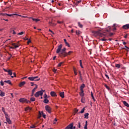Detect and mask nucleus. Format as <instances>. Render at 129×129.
<instances>
[{"mask_svg": "<svg viewBox=\"0 0 129 129\" xmlns=\"http://www.w3.org/2000/svg\"><path fill=\"white\" fill-rule=\"evenodd\" d=\"M56 71H57V70H56V69H54L53 70V72H54L55 73H56Z\"/></svg>", "mask_w": 129, "mask_h": 129, "instance_id": "nucleus-59", "label": "nucleus"}, {"mask_svg": "<svg viewBox=\"0 0 129 129\" xmlns=\"http://www.w3.org/2000/svg\"><path fill=\"white\" fill-rule=\"evenodd\" d=\"M45 110L47 111L48 113H51V110H52V109L50 107H49V105L45 106Z\"/></svg>", "mask_w": 129, "mask_h": 129, "instance_id": "nucleus-9", "label": "nucleus"}, {"mask_svg": "<svg viewBox=\"0 0 129 129\" xmlns=\"http://www.w3.org/2000/svg\"><path fill=\"white\" fill-rule=\"evenodd\" d=\"M36 126H35V125H33L32 126H30V128H35Z\"/></svg>", "mask_w": 129, "mask_h": 129, "instance_id": "nucleus-45", "label": "nucleus"}, {"mask_svg": "<svg viewBox=\"0 0 129 129\" xmlns=\"http://www.w3.org/2000/svg\"><path fill=\"white\" fill-rule=\"evenodd\" d=\"M89 115V113H85L84 116H85V118H88V116Z\"/></svg>", "mask_w": 129, "mask_h": 129, "instance_id": "nucleus-28", "label": "nucleus"}, {"mask_svg": "<svg viewBox=\"0 0 129 129\" xmlns=\"http://www.w3.org/2000/svg\"><path fill=\"white\" fill-rule=\"evenodd\" d=\"M63 63H64V62H61L59 63L58 64V67H61V66H62V64H63Z\"/></svg>", "mask_w": 129, "mask_h": 129, "instance_id": "nucleus-35", "label": "nucleus"}, {"mask_svg": "<svg viewBox=\"0 0 129 129\" xmlns=\"http://www.w3.org/2000/svg\"><path fill=\"white\" fill-rule=\"evenodd\" d=\"M85 129H87V121H86V124L84 126Z\"/></svg>", "mask_w": 129, "mask_h": 129, "instance_id": "nucleus-40", "label": "nucleus"}, {"mask_svg": "<svg viewBox=\"0 0 129 129\" xmlns=\"http://www.w3.org/2000/svg\"><path fill=\"white\" fill-rule=\"evenodd\" d=\"M75 112L76 113H77V112H78V109H76L75 110Z\"/></svg>", "mask_w": 129, "mask_h": 129, "instance_id": "nucleus-55", "label": "nucleus"}, {"mask_svg": "<svg viewBox=\"0 0 129 129\" xmlns=\"http://www.w3.org/2000/svg\"><path fill=\"white\" fill-rule=\"evenodd\" d=\"M122 29H123L124 30H128L129 29V24H127L125 25H124L122 27Z\"/></svg>", "mask_w": 129, "mask_h": 129, "instance_id": "nucleus-10", "label": "nucleus"}, {"mask_svg": "<svg viewBox=\"0 0 129 129\" xmlns=\"http://www.w3.org/2000/svg\"><path fill=\"white\" fill-rule=\"evenodd\" d=\"M2 15V16H3V17H6V16H8V17H12L13 14H8L7 13H1L0 15Z\"/></svg>", "mask_w": 129, "mask_h": 129, "instance_id": "nucleus-12", "label": "nucleus"}, {"mask_svg": "<svg viewBox=\"0 0 129 129\" xmlns=\"http://www.w3.org/2000/svg\"><path fill=\"white\" fill-rule=\"evenodd\" d=\"M59 95L61 98H64V92H61L59 93Z\"/></svg>", "mask_w": 129, "mask_h": 129, "instance_id": "nucleus-19", "label": "nucleus"}, {"mask_svg": "<svg viewBox=\"0 0 129 129\" xmlns=\"http://www.w3.org/2000/svg\"><path fill=\"white\" fill-rule=\"evenodd\" d=\"M115 67H116V68H117L118 69H119V68H120V64H115Z\"/></svg>", "mask_w": 129, "mask_h": 129, "instance_id": "nucleus-27", "label": "nucleus"}, {"mask_svg": "<svg viewBox=\"0 0 129 129\" xmlns=\"http://www.w3.org/2000/svg\"><path fill=\"white\" fill-rule=\"evenodd\" d=\"M80 64L81 68H83V66H82V60H80Z\"/></svg>", "mask_w": 129, "mask_h": 129, "instance_id": "nucleus-34", "label": "nucleus"}, {"mask_svg": "<svg viewBox=\"0 0 129 129\" xmlns=\"http://www.w3.org/2000/svg\"><path fill=\"white\" fill-rule=\"evenodd\" d=\"M76 35H81V31H80V30H77L76 31Z\"/></svg>", "mask_w": 129, "mask_h": 129, "instance_id": "nucleus-24", "label": "nucleus"}, {"mask_svg": "<svg viewBox=\"0 0 129 129\" xmlns=\"http://www.w3.org/2000/svg\"><path fill=\"white\" fill-rule=\"evenodd\" d=\"M13 34L14 35H16V31H15V30L13 31Z\"/></svg>", "mask_w": 129, "mask_h": 129, "instance_id": "nucleus-61", "label": "nucleus"}, {"mask_svg": "<svg viewBox=\"0 0 129 129\" xmlns=\"http://www.w3.org/2000/svg\"><path fill=\"white\" fill-rule=\"evenodd\" d=\"M12 76H14V77H16V73H14Z\"/></svg>", "mask_w": 129, "mask_h": 129, "instance_id": "nucleus-60", "label": "nucleus"}, {"mask_svg": "<svg viewBox=\"0 0 129 129\" xmlns=\"http://www.w3.org/2000/svg\"><path fill=\"white\" fill-rule=\"evenodd\" d=\"M84 110H85V107H84L80 112V113H83L84 112Z\"/></svg>", "mask_w": 129, "mask_h": 129, "instance_id": "nucleus-37", "label": "nucleus"}, {"mask_svg": "<svg viewBox=\"0 0 129 129\" xmlns=\"http://www.w3.org/2000/svg\"><path fill=\"white\" fill-rule=\"evenodd\" d=\"M44 91H44V90H42V91H39L37 92L35 94V97H38L39 96H40V95L41 96H42V95H43V93H44Z\"/></svg>", "mask_w": 129, "mask_h": 129, "instance_id": "nucleus-6", "label": "nucleus"}, {"mask_svg": "<svg viewBox=\"0 0 129 129\" xmlns=\"http://www.w3.org/2000/svg\"><path fill=\"white\" fill-rule=\"evenodd\" d=\"M2 110H3V112L4 113L5 115H6V113H7V112H6V111H5V108L4 107L2 108Z\"/></svg>", "mask_w": 129, "mask_h": 129, "instance_id": "nucleus-41", "label": "nucleus"}, {"mask_svg": "<svg viewBox=\"0 0 129 129\" xmlns=\"http://www.w3.org/2000/svg\"><path fill=\"white\" fill-rule=\"evenodd\" d=\"M116 30V28L113 27V31H115Z\"/></svg>", "mask_w": 129, "mask_h": 129, "instance_id": "nucleus-62", "label": "nucleus"}, {"mask_svg": "<svg viewBox=\"0 0 129 129\" xmlns=\"http://www.w3.org/2000/svg\"><path fill=\"white\" fill-rule=\"evenodd\" d=\"M0 96H2V97H3V96H5V92L1 91L0 94Z\"/></svg>", "mask_w": 129, "mask_h": 129, "instance_id": "nucleus-29", "label": "nucleus"}, {"mask_svg": "<svg viewBox=\"0 0 129 129\" xmlns=\"http://www.w3.org/2000/svg\"><path fill=\"white\" fill-rule=\"evenodd\" d=\"M63 23H64L63 21H57L58 24H63Z\"/></svg>", "mask_w": 129, "mask_h": 129, "instance_id": "nucleus-47", "label": "nucleus"}, {"mask_svg": "<svg viewBox=\"0 0 129 129\" xmlns=\"http://www.w3.org/2000/svg\"><path fill=\"white\" fill-rule=\"evenodd\" d=\"M104 86L106 87V88H107V89H108V90H110V88H109L106 84H104Z\"/></svg>", "mask_w": 129, "mask_h": 129, "instance_id": "nucleus-38", "label": "nucleus"}, {"mask_svg": "<svg viewBox=\"0 0 129 129\" xmlns=\"http://www.w3.org/2000/svg\"><path fill=\"white\" fill-rule=\"evenodd\" d=\"M18 35H24V32H21L20 33H18Z\"/></svg>", "mask_w": 129, "mask_h": 129, "instance_id": "nucleus-46", "label": "nucleus"}, {"mask_svg": "<svg viewBox=\"0 0 129 129\" xmlns=\"http://www.w3.org/2000/svg\"><path fill=\"white\" fill-rule=\"evenodd\" d=\"M80 95L82 96V97H83L84 96V92L83 91V90H81V92L80 93Z\"/></svg>", "mask_w": 129, "mask_h": 129, "instance_id": "nucleus-20", "label": "nucleus"}, {"mask_svg": "<svg viewBox=\"0 0 129 129\" xmlns=\"http://www.w3.org/2000/svg\"><path fill=\"white\" fill-rule=\"evenodd\" d=\"M125 48L124 47H123L122 48V49H123V50H125L126 51H129L128 49H129V47L126 46H124Z\"/></svg>", "mask_w": 129, "mask_h": 129, "instance_id": "nucleus-26", "label": "nucleus"}, {"mask_svg": "<svg viewBox=\"0 0 129 129\" xmlns=\"http://www.w3.org/2000/svg\"><path fill=\"white\" fill-rule=\"evenodd\" d=\"M85 101V99L84 98V97H82L81 102L82 103H84Z\"/></svg>", "mask_w": 129, "mask_h": 129, "instance_id": "nucleus-32", "label": "nucleus"}, {"mask_svg": "<svg viewBox=\"0 0 129 129\" xmlns=\"http://www.w3.org/2000/svg\"><path fill=\"white\" fill-rule=\"evenodd\" d=\"M5 82L8 84H10V85H12V82L11 81H5Z\"/></svg>", "mask_w": 129, "mask_h": 129, "instance_id": "nucleus-42", "label": "nucleus"}, {"mask_svg": "<svg viewBox=\"0 0 129 129\" xmlns=\"http://www.w3.org/2000/svg\"><path fill=\"white\" fill-rule=\"evenodd\" d=\"M4 71H5V72H8V71H9V70H6L5 69H4Z\"/></svg>", "mask_w": 129, "mask_h": 129, "instance_id": "nucleus-58", "label": "nucleus"}, {"mask_svg": "<svg viewBox=\"0 0 129 129\" xmlns=\"http://www.w3.org/2000/svg\"><path fill=\"white\" fill-rule=\"evenodd\" d=\"M24 40H25V41H27V40H29V38H27V37H25L24 38Z\"/></svg>", "mask_w": 129, "mask_h": 129, "instance_id": "nucleus-52", "label": "nucleus"}, {"mask_svg": "<svg viewBox=\"0 0 129 129\" xmlns=\"http://www.w3.org/2000/svg\"><path fill=\"white\" fill-rule=\"evenodd\" d=\"M34 85H35V87L32 90V95H34V93H35V91H36V89H37V88H38V85L35 84Z\"/></svg>", "mask_w": 129, "mask_h": 129, "instance_id": "nucleus-11", "label": "nucleus"}, {"mask_svg": "<svg viewBox=\"0 0 129 129\" xmlns=\"http://www.w3.org/2000/svg\"><path fill=\"white\" fill-rule=\"evenodd\" d=\"M43 102L44 103H48L49 102V100L47 99H44V100H43Z\"/></svg>", "mask_w": 129, "mask_h": 129, "instance_id": "nucleus-31", "label": "nucleus"}, {"mask_svg": "<svg viewBox=\"0 0 129 129\" xmlns=\"http://www.w3.org/2000/svg\"><path fill=\"white\" fill-rule=\"evenodd\" d=\"M49 31L50 32V33H52V34H53V35H54V32H53L52 30H51L50 29H49Z\"/></svg>", "mask_w": 129, "mask_h": 129, "instance_id": "nucleus-50", "label": "nucleus"}, {"mask_svg": "<svg viewBox=\"0 0 129 129\" xmlns=\"http://www.w3.org/2000/svg\"><path fill=\"white\" fill-rule=\"evenodd\" d=\"M101 41H107V40L104 38H103V39H101Z\"/></svg>", "mask_w": 129, "mask_h": 129, "instance_id": "nucleus-57", "label": "nucleus"}, {"mask_svg": "<svg viewBox=\"0 0 129 129\" xmlns=\"http://www.w3.org/2000/svg\"><path fill=\"white\" fill-rule=\"evenodd\" d=\"M81 3V0H79L78 1H77V4H80Z\"/></svg>", "mask_w": 129, "mask_h": 129, "instance_id": "nucleus-51", "label": "nucleus"}, {"mask_svg": "<svg viewBox=\"0 0 129 129\" xmlns=\"http://www.w3.org/2000/svg\"><path fill=\"white\" fill-rule=\"evenodd\" d=\"M63 41L66 45V46H68V47H70V45L69 44V43H68V42H67V40H66V39H64Z\"/></svg>", "mask_w": 129, "mask_h": 129, "instance_id": "nucleus-18", "label": "nucleus"}, {"mask_svg": "<svg viewBox=\"0 0 129 129\" xmlns=\"http://www.w3.org/2000/svg\"><path fill=\"white\" fill-rule=\"evenodd\" d=\"M28 78V77H23L21 79L23 81H28V80H27V79Z\"/></svg>", "mask_w": 129, "mask_h": 129, "instance_id": "nucleus-30", "label": "nucleus"}, {"mask_svg": "<svg viewBox=\"0 0 129 129\" xmlns=\"http://www.w3.org/2000/svg\"><path fill=\"white\" fill-rule=\"evenodd\" d=\"M25 84H26V82H22L19 84V87H22V86H24Z\"/></svg>", "mask_w": 129, "mask_h": 129, "instance_id": "nucleus-16", "label": "nucleus"}, {"mask_svg": "<svg viewBox=\"0 0 129 129\" xmlns=\"http://www.w3.org/2000/svg\"><path fill=\"white\" fill-rule=\"evenodd\" d=\"M35 100H36V99L34 97H32L30 98V102L31 101H35Z\"/></svg>", "mask_w": 129, "mask_h": 129, "instance_id": "nucleus-36", "label": "nucleus"}, {"mask_svg": "<svg viewBox=\"0 0 129 129\" xmlns=\"http://www.w3.org/2000/svg\"><path fill=\"white\" fill-rule=\"evenodd\" d=\"M84 87H85V85H84V84H82L80 87V90H83Z\"/></svg>", "mask_w": 129, "mask_h": 129, "instance_id": "nucleus-25", "label": "nucleus"}, {"mask_svg": "<svg viewBox=\"0 0 129 129\" xmlns=\"http://www.w3.org/2000/svg\"><path fill=\"white\" fill-rule=\"evenodd\" d=\"M124 105H125V106H126V107H129V105L127 103H126V102L125 101H122Z\"/></svg>", "mask_w": 129, "mask_h": 129, "instance_id": "nucleus-21", "label": "nucleus"}, {"mask_svg": "<svg viewBox=\"0 0 129 129\" xmlns=\"http://www.w3.org/2000/svg\"><path fill=\"white\" fill-rule=\"evenodd\" d=\"M91 95L92 96V98H93L94 96H93V93H92V92H91Z\"/></svg>", "mask_w": 129, "mask_h": 129, "instance_id": "nucleus-56", "label": "nucleus"}, {"mask_svg": "<svg viewBox=\"0 0 129 129\" xmlns=\"http://www.w3.org/2000/svg\"><path fill=\"white\" fill-rule=\"evenodd\" d=\"M12 45L14 46V47L10 46V49H17V48H19V47H20V42H18L17 45L16 44V43H12Z\"/></svg>", "mask_w": 129, "mask_h": 129, "instance_id": "nucleus-5", "label": "nucleus"}, {"mask_svg": "<svg viewBox=\"0 0 129 129\" xmlns=\"http://www.w3.org/2000/svg\"><path fill=\"white\" fill-rule=\"evenodd\" d=\"M32 110V108L30 107H27L25 108V111H30Z\"/></svg>", "mask_w": 129, "mask_h": 129, "instance_id": "nucleus-23", "label": "nucleus"}, {"mask_svg": "<svg viewBox=\"0 0 129 129\" xmlns=\"http://www.w3.org/2000/svg\"><path fill=\"white\" fill-rule=\"evenodd\" d=\"M44 95V98H45V99L48 98V96H47V94H45Z\"/></svg>", "mask_w": 129, "mask_h": 129, "instance_id": "nucleus-44", "label": "nucleus"}, {"mask_svg": "<svg viewBox=\"0 0 129 129\" xmlns=\"http://www.w3.org/2000/svg\"><path fill=\"white\" fill-rule=\"evenodd\" d=\"M50 95L51 96H52V97L57 96V94H56V92L54 91H52L50 92Z\"/></svg>", "mask_w": 129, "mask_h": 129, "instance_id": "nucleus-15", "label": "nucleus"}, {"mask_svg": "<svg viewBox=\"0 0 129 129\" xmlns=\"http://www.w3.org/2000/svg\"><path fill=\"white\" fill-rule=\"evenodd\" d=\"M41 115L38 114V118H41Z\"/></svg>", "mask_w": 129, "mask_h": 129, "instance_id": "nucleus-64", "label": "nucleus"}, {"mask_svg": "<svg viewBox=\"0 0 129 129\" xmlns=\"http://www.w3.org/2000/svg\"><path fill=\"white\" fill-rule=\"evenodd\" d=\"M38 115H42V112H41V111H39V114H38Z\"/></svg>", "mask_w": 129, "mask_h": 129, "instance_id": "nucleus-53", "label": "nucleus"}, {"mask_svg": "<svg viewBox=\"0 0 129 129\" xmlns=\"http://www.w3.org/2000/svg\"><path fill=\"white\" fill-rule=\"evenodd\" d=\"M5 117L6 119V121L5 123H9V124H12V120H11V119H10V116H9V114L8 113H5Z\"/></svg>", "mask_w": 129, "mask_h": 129, "instance_id": "nucleus-3", "label": "nucleus"}, {"mask_svg": "<svg viewBox=\"0 0 129 129\" xmlns=\"http://www.w3.org/2000/svg\"><path fill=\"white\" fill-rule=\"evenodd\" d=\"M28 80L30 81H39L40 78L38 77H30L28 78Z\"/></svg>", "mask_w": 129, "mask_h": 129, "instance_id": "nucleus-4", "label": "nucleus"}, {"mask_svg": "<svg viewBox=\"0 0 129 129\" xmlns=\"http://www.w3.org/2000/svg\"><path fill=\"white\" fill-rule=\"evenodd\" d=\"M62 44L59 45L58 46V48L56 50V53L59 54V53L60 52V54L63 56V57H66L68 54H67V52H66V48H63L62 49Z\"/></svg>", "mask_w": 129, "mask_h": 129, "instance_id": "nucleus-1", "label": "nucleus"}, {"mask_svg": "<svg viewBox=\"0 0 129 129\" xmlns=\"http://www.w3.org/2000/svg\"><path fill=\"white\" fill-rule=\"evenodd\" d=\"M73 53V51H70L68 53H67L68 55H71Z\"/></svg>", "mask_w": 129, "mask_h": 129, "instance_id": "nucleus-43", "label": "nucleus"}, {"mask_svg": "<svg viewBox=\"0 0 129 129\" xmlns=\"http://www.w3.org/2000/svg\"><path fill=\"white\" fill-rule=\"evenodd\" d=\"M19 101H20L21 103L26 102V103H31V101H28L27 100V99L24 98H20Z\"/></svg>", "mask_w": 129, "mask_h": 129, "instance_id": "nucleus-7", "label": "nucleus"}, {"mask_svg": "<svg viewBox=\"0 0 129 129\" xmlns=\"http://www.w3.org/2000/svg\"><path fill=\"white\" fill-rule=\"evenodd\" d=\"M31 86H34V83L31 82Z\"/></svg>", "mask_w": 129, "mask_h": 129, "instance_id": "nucleus-63", "label": "nucleus"}, {"mask_svg": "<svg viewBox=\"0 0 129 129\" xmlns=\"http://www.w3.org/2000/svg\"><path fill=\"white\" fill-rule=\"evenodd\" d=\"M73 125V123H71L69 124L64 129H76V127L74 126Z\"/></svg>", "mask_w": 129, "mask_h": 129, "instance_id": "nucleus-8", "label": "nucleus"}, {"mask_svg": "<svg viewBox=\"0 0 129 129\" xmlns=\"http://www.w3.org/2000/svg\"><path fill=\"white\" fill-rule=\"evenodd\" d=\"M0 84H1V85H2V86H4V82L3 81H1Z\"/></svg>", "mask_w": 129, "mask_h": 129, "instance_id": "nucleus-48", "label": "nucleus"}, {"mask_svg": "<svg viewBox=\"0 0 129 129\" xmlns=\"http://www.w3.org/2000/svg\"><path fill=\"white\" fill-rule=\"evenodd\" d=\"M30 43H31V39H29L28 42H27V44H30Z\"/></svg>", "mask_w": 129, "mask_h": 129, "instance_id": "nucleus-54", "label": "nucleus"}, {"mask_svg": "<svg viewBox=\"0 0 129 129\" xmlns=\"http://www.w3.org/2000/svg\"><path fill=\"white\" fill-rule=\"evenodd\" d=\"M49 26H51V27H54V26H56V24L53 23V22H49Z\"/></svg>", "mask_w": 129, "mask_h": 129, "instance_id": "nucleus-17", "label": "nucleus"}, {"mask_svg": "<svg viewBox=\"0 0 129 129\" xmlns=\"http://www.w3.org/2000/svg\"><path fill=\"white\" fill-rule=\"evenodd\" d=\"M78 25L80 28H83V25H82L80 22H78Z\"/></svg>", "mask_w": 129, "mask_h": 129, "instance_id": "nucleus-33", "label": "nucleus"}, {"mask_svg": "<svg viewBox=\"0 0 129 129\" xmlns=\"http://www.w3.org/2000/svg\"><path fill=\"white\" fill-rule=\"evenodd\" d=\"M13 16H19V17H21V18H28L27 16H22V15H17V14H12Z\"/></svg>", "mask_w": 129, "mask_h": 129, "instance_id": "nucleus-22", "label": "nucleus"}, {"mask_svg": "<svg viewBox=\"0 0 129 129\" xmlns=\"http://www.w3.org/2000/svg\"><path fill=\"white\" fill-rule=\"evenodd\" d=\"M29 19H31V20H32V21H34L36 22V23L37 22L40 21V19H35V18H34L33 17H29Z\"/></svg>", "mask_w": 129, "mask_h": 129, "instance_id": "nucleus-13", "label": "nucleus"}, {"mask_svg": "<svg viewBox=\"0 0 129 129\" xmlns=\"http://www.w3.org/2000/svg\"><path fill=\"white\" fill-rule=\"evenodd\" d=\"M41 113L42 114V116H43V118H45L46 117V115L44 114V112L41 111Z\"/></svg>", "mask_w": 129, "mask_h": 129, "instance_id": "nucleus-39", "label": "nucleus"}, {"mask_svg": "<svg viewBox=\"0 0 129 129\" xmlns=\"http://www.w3.org/2000/svg\"><path fill=\"white\" fill-rule=\"evenodd\" d=\"M93 33L95 36H100V37H102L103 36V33H102V31L101 30H99L95 31H93Z\"/></svg>", "mask_w": 129, "mask_h": 129, "instance_id": "nucleus-2", "label": "nucleus"}, {"mask_svg": "<svg viewBox=\"0 0 129 129\" xmlns=\"http://www.w3.org/2000/svg\"><path fill=\"white\" fill-rule=\"evenodd\" d=\"M8 73V74H9V75H10V76H11L12 78H14V76H13V72H12L11 70H9Z\"/></svg>", "mask_w": 129, "mask_h": 129, "instance_id": "nucleus-14", "label": "nucleus"}, {"mask_svg": "<svg viewBox=\"0 0 129 129\" xmlns=\"http://www.w3.org/2000/svg\"><path fill=\"white\" fill-rule=\"evenodd\" d=\"M78 127H79V128H80V127H81V124H80V122H79L78 123Z\"/></svg>", "mask_w": 129, "mask_h": 129, "instance_id": "nucleus-49", "label": "nucleus"}]
</instances>
